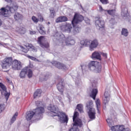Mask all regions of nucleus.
Returning a JSON list of instances; mask_svg holds the SVG:
<instances>
[{
    "label": "nucleus",
    "mask_w": 131,
    "mask_h": 131,
    "mask_svg": "<svg viewBox=\"0 0 131 131\" xmlns=\"http://www.w3.org/2000/svg\"><path fill=\"white\" fill-rule=\"evenodd\" d=\"M50 111V114L52 117H57L61 123H67L68 122V116L65 113L59 111L58 107L55 105H50L48 107Z\"/></svg>",
    "instance_id": "nucleus-1"
},
{
    "label": "nucleus",
    "mask_w": 131,
    "mask_h": 131,
    "mask_svg": "<svg viewBox=\"0 0 131 131\" xmlns=\"http://www.w3.org/2000/svg\"><path fill=\"white\" fill-rule=\"evenodd\" d=\"M43 112H45V108H43V107H38L34 110V111H30L27 112L26 118L28 121H29L32 119L33 116H34L36 120H40L43 117L42 113H43Z\"/></svg>",
    "instance_id": "nucleus-2"
},
{
    "label": "nucleus",
    "mask_w": 131,
    "mask_h": 131,
    "mask_svg": "<svg viewBox=\"0 0 131 131\" xmlns=\"http://www.w3.org/2000/svg\"><path fill=\"white\" fill-rule=\"evenodd\" d=\"M43 112H45V108H43V107H38L34 110V111H30L27 112L26 118L28 121H29L32 119L33 116H34L36 120H40L43 117L42 113H43Z\"/></svg>",
    "instance_id": "nucleus-3"
},
{
    "label": "nucleus",
    "mask_w": 131,
    "mask_h": 131,
    "mask_svg": "<svg viewBox=\"0 0 131 131\" xmlns=\"http://www.w3.org/2000/svg\"><path fill=\"white\" fill-rule=\"evenodd\" d=\"M54 36L56 38V39L58 40L57 43L59 46H61V47H64L65 46H72L75 43V41L71 37H68L65 39V37H64V35L60 34V33L56 32Z\"/></svg>",
    "instance_id": "nucleus-4"
},
{
    "label": "nucleus",
    "mask_w": 131,
    "mask_h": 131,
    "mask_svg": "<svg viewBox=\"0 0 131 131\" xmlns=\"http://www.w3.org/2000/svg\"><path fill=\"white\" fill-rule=\"evenodd\" d=\"M83 20V16L81 15H79L77 13H75L74 18L72 21V24L73 26V34L75 35L78 34L80 32L81 28L78 27L77 24H78L80 22H82Z\"/></svg>",
    "instance_id": "nucleus-5"
},
{
    "label": "nucleus",
    "mask_w": 131,
    "mask_h": 131,
    "mask_svg": "<svg viewBox=\"0 0 131 131\" xmlns=\"http://www.w3.org/2000/svg\"><path fill=\"white\" fill-rule=\"evenodd\" d=\"M13 58L12 57H6L2 61V67L3 69H8L13 64Z\"/></svg>",
    "instance_id": "nucleus-6"
},
{
    "label": "nucleus",
    "mask_w": 131,
    "mask_h": 131,
    "mask_svg": "<svg viewBox=\"0 0 131 131\" xmlns=\"http://www.w3.org/2000/svg\"><path fill=\"white\" fill-rule=\"evenodd\" d=\"M0 10L1 11L2 14L4 17H9V12L10 13H14L15 12L14 9L12 7L7 6L6 8L5 7L2 8Z\"/></svg>",
    "instance_id": "nucleus-7"
},
{
    "label": "nucleus",
    "mask_w": 131,
    "mask_h": 131,
    "mask_svg": "<svg viewBox=\"0 0 131 131\" xmlns=\"http://www.w3.org/2000/svg\"><path fill=\"white\" fill-rule=\"evenodd\" d=\"M28 73V77L31 78L32 77V73L30 70L27 68H24L19 74L20 78H25V75Z\"/></svg>",
    "instance_id": "nucleus-8"
},
{
    "label": "nucleus",
    "mask_w": 131,
    "mask_h": 131,
    "mask_svg": "<svg viewBox=\"0 0 131 131\" xmlns=\"http://www.w3.org/2000/svg\"><path fill=\"white\" fill-rule=\"evenodd\" d=\"M37 43H38L40 47L42 48V49L49 48V43H48V42L45 41V37H43L42 36H41L38 38Z\"/></svg>",
    "instance_id": "nucleus-9"
},
{
    "label": "nucleus",
    "mask_w": 131,
    "mask_h": 131,
    "mask_svg": "<svg viewBox=\"0 0 131 131\" xmlns=\"http://www.w3.org/2000/svg\"><path fill=\"white\" fill-rule=\"evenodd\" d=\"M57 79L59 82L57 85V89L61 93V94L63 95V92H64V80L61 79L60 76L57 77Z\"/></svg>",
    "instance_id": "nucleus-10"
},
{
    "label": "nucleus",
    "mask_w": 131,
    "mask_h": 131,
    "mask_svg": "<svg viewBox=\"0 0 131 131\" xmlns=\"http://www.w3.org/2000/svg\"><path fill=\"white\" fill-rule=\"evenodd\" d=\"M11 66L13 70H21L22 69V63L20 61L17 60V59L13 61Z\"/></svg>",
    "instance_id": "nucleus-11"
},
{
    "label": "nucleus",
    "mask_w": 131,
    "mask_h": 131,
    "mask_svg": "<svg viewBox=\"0 0 131 131\" xmlns=\"http://www.w3.org/2000/svg\"><path fill=\"white\" fill-rule=\"evenodd\" d=\"M95 25L97 29L100 30L101 28H104L105 26V22L100 17H95Z\"/></svg>",
    "instance_id": "nucleus-12"
},
{
    "label": "nucleus",
    "mask_w": 131,
    "mask_h": 131,
    "mask_svg": "<svg viewBox=\"0 0 131 131\" xmlns=\"http://www.w3.org/2000/svg\"><path fill=\"white\" fill-rule=\"evenodd\" d=\"M121 16H123L124 19H127V18L129 19L130 18L127 8L123 5L121 6Z\"/></svg>",
    "instance_id": "nucleus-13"
},
{
    "label": "nucleus",
    "mask_w": 131,
    "mask_h": 131,
    "mask_svg": "<svg viewBox=\"0 0 131 131\" xmlns=\"http://www.w3.org/2000/svg\"><path fill=\"white\" fill-rule=\"evenodd\" d=\"M51 63L53 66H55V67L58 69H62L63 70H66V69H67L66 66L60 62L52 61Z\"/></svg>",
    "instance_id": "nucleus-14"
},
{
    "label": "nucleus",
    "mask_w": 131,
    "mask_h": 131,
    "mask_svg": "<svg viewBox=\"0 0 131 131\" xmlns=\"http://www.w3.org/2000/svg\"><path fill=\"white\" fill-rule=\"evenodd\" d=\"M96 84L94 83L92 84L93 89L91 92V94H90V97H91V98H93V100H96V97L97 96V94H98V89L94 88H96Z\"/></svg>",
    "instance_id": "nucleus-15"
},
{
    "label": "nucleus",
    "mask_w": 131,
    "mask_h": 131,
    "mask_svg": "<svg viewBox=\"0 0 131 131\" xmlns=\"http://www.w3.org/2000/svg\"><path fill=\"white\" fill-rule=\"evenodd\" d=\"M89 117L91 120L96 119V111L95 109L91 110L88 111Z\"/></svg>",
    "instance_id": "nucleus-16"
},
{
    "label": "nucleus",
    "mask_w": 131,
    "mask_h": 131,
    "mask_svg": "<svg viewBox=\"0 0 131 131\" xmlns=\"http://www.w3.org/2000/svg\"><path fill=\"white\" fill-rule=\"evenodd\" d=\"M98 46H99V42L98 41V40L94 39L93 41H91L90 46V51H93V50H94V49H96Z\"/></svg>",
    "instance_id": "nucleus-17"
},
{
    "label": "nucleus",
    "mask_w": 131,
    "mask_h": 131,
    "mask_svg": "<svg viewBox=\"0 0 131 131\" xmlns=\"http://www.w3.org/2000/svg\"><path fill=\"white\" fill-rule=\"evenodd\" d=\"M97 63H98V61H91L88 64V68L89 70H90L91 71H93L94 72L96 66L97 65Z\"/></svg>",
    "instance_id": "nucleus-18"
},
{
    "label": "nucleus",
    "mask_w": 131,
    "mask_h": 131,
    "mask_svg": "<svg viewBox=\"0 0 131 131\" xmlns=\"http://www.w3.org/2000/svg\"><path fill=\"white\" fill-rule=\"evenodd\" d=\"M101 71H102V64L100 62L97 61L93 72L95 73H100Z\"/></svg>",
    "instance_id": "nucleus-19"
},
{
    "label": "nucleus",
    "mask_w": 131,
    "mask_h": 131,
    "mask_svg": "<svg viewBox=\"0 0 131 131\" xmlns=\"http://www.w3.org/2000/svg\"><path fill=\"white\" fill-rule=\"evenodd\" d=\"M110 100V94L108 92H105L104 98L103 99V104L104 105H106V104H108Z\"/></svg>",
    "instance_id": "nucleus-20"
},
{
    "label": "nucleus",
    "mask_w": 131,
    "mask_h": 131,
    "mask_svg": "<svg viewBox=\"0 0 131 131\" xmlns=\"http://www.w3.org/2000/svg\"><path fill=\"white\" fill-rule=\"evenodd\" d=\"M63 31L64 32H68V33H70V32H71V30H72V25H71V24L66 25L63 27Z\"/></svg>",
    "instance_id": "nucleus-21"
},
{
    "label": "nucleus",
    "mask_w": 131,
    "mask_h": 131,
    "mask_svg": "<svg viewBox=\"0 0 131 131\" xmlns=\"http://www.w3.org/2000/svg\"><path fill=\"white\" fill-rule=\"evenodd\" d=\"M92 58L93 60L97 59L101 61V54L98 52H94L92 55Z\"/></svg>",
    "instance_id": "nucleus-22"
},
{
    "label": "nucleus",
    "mask_w": 131,
    "mask_h": 131,
    "mask_svg": "<svg viewBox=\"0 0 131 131\" xmlns=\"http://www.w3.org/2000/svg\"><path fill=\"white\" fill-rule=\"evenodd\" d=\"M66 21H68V18H67L66 16H60L56 19V23L66 22Z\"/></svg>",
    "instance_id": "nucleus-23"
},
{
    "label": "nucleus",
    "mask_w": 131,
    "mask_h": 131,
    "mask_svg": "<svg viewBox=\"0 0 131 131\" xmlns=\"http://www.w3.org/2000/svg\"><path fill=\"white\" fill-rule=\"evenodd\" d=\"M73 122L74 126H80V127L82 125V121L79 119H76Z\"/></svg>",
    "instance_id": "nucleus-24"
},
{
    "label": "nucleus",
    "mask_w": 131,
    "mask_h": 131,
    "mask_svg": "<svg viewBox=\"0 0 131 131\" xmlns=\"http://www.w3.org/2000/svg\"><path fill=\"white\" fill-rule=\"evenodd\" d=\"M91 40H83L80 41V43L82 46H85V47H91Z\"/></svg>",
    "instance_id": "nucleus-25"
},
{
    "label": "nucleus",
    "mask_w": 131,
    "mask_h": 131,
    "mask_svg": "<svg viewBox=\"0 0 131 131\" xmlns=\"http://www.w3.org/2000/svg\"><path fill=\"white\" fill-rule=\"evenodd\" d=\"M86 106L87 107V109L90 111V110H92L93 109H95L93 108V106H94V104L93 103V101L92 100H89L87 102L86 104Z\"/></svg>",
    "instance_id": "nucleus-26"
},
{
    "label": "nucleus",
    "mask_w": 131,
    "mask_h": 131,
    "mask_svg": "<svg viewBox=\"0 0 131 131\" xmlns=\"http://www.w3.org/2000/svg\"><path fill=\"white\" fill-rule=\"evenodd\" d=\"M41 89H37L34 93L33 95L34 98L35 99L36 98H39L40 96H41Z\"/></svg>",
    "instance_id": "nucleus-27"
},
{
    "label": "nucleus",
    "mask_w": 131,
    "mask_h": 131,
    "mask_svg": "<svg viewBox=\"0 0 131 131\" xmlns=\"http://www.w3.org/2000/svg\"><path fill=\"white\" fill-rule=\"evenodd\" d=\"M14 17L16 20H21L23 18V15L18 12H16L14 15Z\"/></svg>",
    "instance_id": "nucleus-28"
},
{
    "label": "nucleus",
    "mask_w": 131,
    "mask_h": 131,
    "mask_svg": "<svg viewBox=\"0 0 131 131\" xmlns=\"http://www.w3.org/2000/svg\"><path fill=\"white\" fill-rule=\"evenodd\" d=\"M76 109H78L80 113L83 112V105L82 104H78L77 105Z\"/></svg>",
    "instance_id": "nucleus-29"
},
{
    "label": "nucleus",
    "mask_w": 131,
    "mask_h": 131,
    "mask_svg": "<svg viewBox=\"0 0 131 131\" xmlns=\"http://www.w3.org/2000/svg\"><path fill=\"white\" fill-rule=\"evenodd\" d=\"M122 35H124V36H127L128 35V30L127 29L123 28L121 31Z\"/></svg>",
    "instance_id": "nucleus-30"
},
{
    "label": "nucleus",
    "mask_w": 131,
    "mask_h": 131,
    "mask_svg": "<svg viewBox=\"0 0 131 131\" xmlns=\"http://www.w3.org/2000/svg\"><path fill=\"white\" fill-rule=\"evenodd\" d=\"M50 77V74L49 73H47L43 77L40 78V81H43V80H48Z\"/></svg>",
    "instance_id": "nucleus-31"
},
{
    "label": "nucleus",
    "mask_w": 131,
    "mask_h": 131,
    "mask_svg": "<svg viewBox=\"0 0 131 131\" xmlns=\"http://www.w3.org/2000/svg\"><path fill=\"white\" fill-rule=\"evenodd\" d=\"M115 9H111L110 10H107V13L109 15H111V16H114L115 15V13L116 12V10L115 9Z\"/></svg>",
    "instance_id": "nucleus-32"
},
{
    "label": "nucleus",
    "mask_w": 131,
    "mask_h": 131,
    "mask_svg": "<svg viewBox=\"0 0 131 131\" xmlns=\"http://www.w3.org/2000/svg\"><path fill=\"white\" fill-rule=\"evenodd\" d=\"M17 116H18V113H15L14 116L12 117V119L10 121V124L14 123V122L16 121V119L17 118Z\"/></svg>",
    "instance_id": "nucleus-33"
},
{
    "label": "nucleus",
    "mask_w": 131,
    "mask_h": 131,
    "mask_svg": "<svg viewBox=\"0 0 131 131\" xmlns=\"http://www.w3.org/2000/svg\"><path fill=\"white\" fill-rule=\"evenodd\" d=\"M0 88L2 89L3 92L7 93V87H6V85H5V84H3L2 82L0 83Z\"/></svg>",
    "instance_id": "nucleus-34"
},
{
    "label": "nucleus",
    "mask_w": 131,
    "mask_h": 131,
    "mask_svg": "<svg viewBox=\"0 0 131 131\" xmlns=\"http://www.w3.org/2000/svg\"><path fill=\"white\" fill-rule=\"evenodd\" d=\"M33 68V64H30V65L28 67H27L25 68H28V69L30 70V71H31V73H32V76L33 74V73L32 72Z\"/></svg>",
    "instance_id": "nucleus-35"
},
{
    "label": "nucleus",
    "mask_w": 131,
    "mask_h": 131,
    "mask_svg": "<svg viewBox=\"0 0 131 131\" xmlns=\"http://www.w3.org/2000/svg\"><path fill=\"white\" fill-rule=\"evenodd\" d=\"M81 82V80H80V78H76L75 84H76V85H79Z\"/></svg>",
    "instance_id": "nucleus-36"
},
{
    "label": "nucleus",
    "mask_w": 131,
    "mask_h": 131,
    "mask_svg": "<svg viewBox=\"0 0 131 131\" xmlns=\"http://www.w3.org/2000/svg\"><path fill=\"white\" fill-rule=\"evenodd\" d=\"M77 115H78V112H75L74 116L73 117V121H75V119L77 118Z\"/></svg>",
    "instance_id": "nucleus-37"
},
{
    "label": "nucleus",
    "mask_w": 131,
    "mask_h": 131,
    "mask_svg": "<svg viewBox=\"0 0 131 131\" xmlns=\"http://www.w3.org/2000/svg\"><path fill=\"white\" fill-rule=\"evenodd\" d=\"M50 18H54L55 17V10H50Z\"/></svg>",
    "instance_id": "nucleus-38"
},
{
    "label": "nucleus",
    "mask_w": 131,
    "mask_h": 131,
    "mask_svg": "<svg viewBox=\"0 0 131 131\" xmlns=\"http://www.w3.org/2000/svg\"><path fill=\"white\" fill-rule=\"evenodd\" d=\"M39 32V33H40V34H42V35H45V34H46V31H45L43 30H42V28H41V27H40Z\"/></svg>",
    "instance_id": "nucleus-39"
},
{
    "label": "nucleus",
    "mask_w": 131,
    "mask_h": 131,
    "mask_svg": "<svg viewBox=\"0 0 131 131\" xmlns=\"http://www.w3.org/2000/svg\"><path fill=\"white\" fill-rule=\"evenodd\" d=\"M106 122H107L108 126H110V127H111V126H112V121L111 120H110V119H106Z\"/></svg>",
    "instance_id": "nucleus-40"
},
{
    "label": "nucleus",
    "mask_w": 131,
    "mask_h": 131,
    "mask_svg": "<svg viewBox=\"0 0 131 131\" xmlns=\"http://www.w3.org/2000/svg\"><path fill=\"white\" fill-rule=\"evenodd\" d=\"M69 131H79V129L77 127L73 126L72 128H71Z\"/></svg>",
    "instance_id": "nucleus-41"
},
{
    "label": "nucleus",
    "mask_w": 131,
    "mask_h": 131,
    "mask_svg": "<svg viewBox=\"0 0 131 131\" xmlns=\"http://www.w3.org/2000/svg\"><path fill=\"white\" fill-rule=\"evenodd\" d=\"M32 20L33 21V22H35V23H37V22H38V19H37V18L35 16H32Z\"/></svg>",
    "instance_id": "nucleus-42"
},
{
    "label": "nucleus",
    "mask_w": 131,
    "mask_h": 131,
    "mask_svg": "<svg viewBox=\"0 0 131 131\" xmlns=\"http://www.w3.org/2000/svg\"><path fill=\"white\" fill-rule=\"evenodd\" d=\"M101 103V101H100L99 99H97L96 101V107H100V103Z\"/></svg>",
    "instance_id": "nucleus-43"
},
{
    "label": "nucleus",
    "mask_w": 131,
    "mask_h": 131,
    "mask_svg": "<svg viewBox=\"0 0 131 131\" xmlns=\"http://www.w3.org/2000/svg\"><path fill=\"white\" fill-rule=\"evenodd\" d=\"M4 96L6 100H8V99H9V97L10 96V94L8 93V92H5V93L4 94Z\"/></svg>",
    "instance_id": "nucleus-44"
},
{
    "label": "nucleus",
    "mask_w": 131,
    "mask_h": 131,
    "mask_svg": "<svg viewBox=\"0 0 131 131\" xmlns=\"http://www.w3.org/2000/svg\"><path fill=\"white\" fill-rule=\"evenodd\" d=\"M100 1L103 5H107L108 4V0H100Z\"/></svg>",
    "instance_id": "nucleus-45"
},
{
    "label": "nucleus",
    "mask_w": 131,
    "mask_h": 131,
    "mask_svg": "<svg viewBox=\"0 0 131 131\" xmlns=\"http://www.w3.org/2000/svg\"><path fill=\"white\" fill-rule=\"evenodd\" d=\"M4 110H5V107H4V105L0 104V113H2Z\"/></svg>",
    "instance_id": "nucleus-46"
},
{
    "label": "nucleus",
    "mask_w": 131,
    "mask_h": 131,
    "mask_svg": "<svg viewBox=\"0 0 131 131\" xmlns=\"http://www.w3.org/2000/svg\"><path fill=\"white\" fill-rule=\"evenodd\" d=\"M110 23H111V24H112V25H114V24H115V19L114 18H112L110 20Z\"/></svg>",
    "instance_id": "nucleus-47"
},
{
    "label": "nucleus",
    "mask_w": 131,
    "mask_h": 131,
    "mask_svg": "<svg viewBox=\"0 0 131 131\" xmlns=\"http://www.w3.org/2000/svg\"><path fill=\"white\" fill-rule=\"evenodd\" d=\"M29 32L31 35H33V34H35V33H36V32H35V31L30 30Z\"/></svg>",
    "instance_id": "nucleus-48"
},
{
    "label": "nucleus",
    "mask_w": 131,
    "mask_h": 131,
    "mask_svg": "<svg viewBox=\"0 0 131 131\" xmlns=\"http://www.w3.org/2000/svg\"><path fill=\"white\" fill-rule=\"evenodd\" d=\"M28 58H29V59H31V60H33V61H35V60H36V58L33 56H29Z\"/></svg>",
    "instance_id": "nucleus-49"
},
{
    "label": "nucleus",
    "mask_w": 131,
    "mask_h": 131,
    "mask_svg": "<svg viewBox=\"0 0 131 131\" xmlns=\"http://www.w3.org/2000/svg\"><path fill=\"white\" fill-rule=\"evenodd\" d=\"M101 55L103 56L105 58V59H107V54L102 53H101Z\"/></svg>",
    "instance_id": "nucleus-50"
},
{
    "label": "nucleus",
    "mask_w": 131,
    "mask_h": 131,
    "mask_svg": "<svg viewBox=\"0 0 131 131\" xmlns=\"http://www.w3.org/2000/svg\"><path fill=\"white\" fill-rule=\"evenodd\" d=\"M40 104H41V102H40V101H36V106H37V107L39 106V105H40Z\"/></svg>",
    "instance_id": "nucleus-51"
},
{
    "label": "nucleus",
    "mask_w": 131,
    "mask_h": 131,
    "mask_svg": "<svg viewBox=\"0 0 131 131\" xmlns=\"http://www.w3.org/2000/svg\"><path fill=\"white\" fill-rule=\"evenodd\" d=\"M12 7L14 9L15 11H17V10H18V7L17 5H14L12 6Z\"/></svg>",
    "instance_id": "nucleus-52"
},
{
    "label": "nucleus",
    "mask_w": 131,
    "mask_h": 131,
    "mask_svg": "<svg viewBox=\"0 0 131 131\" xmlns=\"http://www.w3.org/2000/svg\"><path fill=\"white\" fill-rule=\"evenodd\" d=\"M31 49H32V50H33V51H34V52H37V49H36V48H35V47H33V46H32V47H31Z\"/></svg>",
    "instance_id": "nucleus-53"
},
{
    "label": "nucleus",
    "mask_w": 131,
    "mask_h": 131,
    "mask_svg": "<svg viewBox=\"0 0 131 131\" xmlns=\"http://www.w3.org/2000/svg\"><path fill=\"white\" fill-rule=\"evenodd\" d=\"M97 113L98 114H100L101 112H100V107H97Z\"/></svg>",
    "instance_id": "nucleus-54"
},
{
    "label": "nucleus",
    "mask_w": 131,
    "mask_h": 131,
    "mask_svg": "<svg viewBox=\"0 0 131 131\" xmlns=\"http://www.w3.org/2000/svg\"><path fill=\"white\" fill-rule=\"evenodd\" d=\"M23 52H24V53H27V52H28V50L25 48L24 49H23Z\"/></svg>",
    "instance_id": "nucleus-55"
},
{
    "label": "nucleus",
    "mask_w": 131,
    "mask_h": 131,
    "mask_svg": "<svg viewBox=\"0 0 131 131\" xmlns=\"http://www.w3.org/2000/svg\"><path fill=\"white\" fill-rule=\"evenodd\" d=\"M3 25V20L0 18V26H2Z\"/></svg>",
    "instance_id": "nucleus-56"
},
{
    "label": "nucleus",
    "mask_w": 131,
    "mask_h": 131,
    "mask_svg": "<svg viewBox=\"0 0 131 131\" xmlns=\"http://www.w3.org/2000/svg\"><path fill=\"white\" fill-rule=\"evenodd\" d=\"M40 21H43V18L42 17H41L40 18Z\"/></svg>",
    "instance_id": "nucleus-57"
},
{
    "label": "nucleus",
    "mask_w": 131,
    "mask_h": 131,
    "mask_svg": "<svg viewBox=\"0 0 131 131\" xmlns=\"http://www.w3.org/2000/svg\"><path fill=\"white\" fill-rule=\"evenodd\" d=\"M20 49H22L23 50L25 48H24V47L22 46H19Z\"/></svg>",
    "instance_id": "nucleus-58"
},
{
    "label": "nucleus",
    "mask_w": 131,
    "mask_h": 131,
    "mask_svg": "<svg viewBox=\"0 0 131 131\" xmlns=\"http://www.w3.org/2000/svg\"><path fill=\"white\" fill-rule=\"evenodd\" d=\"M83 67H85V66L81 65V68L82 70H83Z\"/></svg>",
    "instance_id": "nucleus-59"
},
{
    "label": "nucleus",
    "mask_w": 131,
    "mask_h": 131,
    "mask_svg": "<svg viewBox=\"0 0 131 131\" xmlns=\"http://www.w3.org/2000/svg\"><path fill=\"white\" fill-rule=\"evenodd\" d=\"M58 100H59V102H61L62 98H60L58 99Z\"/></svg>",
    "instance_id": "nucleus-60"
},
{
    "label": "nucleus",
    "mask_w": 131,
    "mask_h": 131,
    "mask_svg": "<svg viewBox=\"0 0 131 131\" xmlns=\"http://www.w3.org/2000/svg\"><path fill=\"white\" fill-rule=\"evenodd\" d=\"M100 10H101V11H102V10H103V8H102V7H100Z\"/></svg>",
    "instance_id": "nucleus-61"
},
{
    "label": "nucleus",
    "mask_w": 131,
    "mask_h": 131,
    "mask_svg": "<svg viewBox=\"0 0 131 131\" xmlns=\"http://www.w3.org/2000/svg\"><path fill=\"white\" fill-rule=\"evenodd\" d=\"M11 0H5L6 2H7L8 3H9V2H10Z\"/></svg>",
    "instance_id": "nucleus-62"
},
{
    "label": "nucleus",
    "mask_w": 131,
    "mask_h": 131,
    "mask_svg": "<svg viewBox=\"0 0 131 131\" xmlns=\"http://www.w3.org/2000/svg\"><path fill=\"white\" fill-rule=\"evenodd\" d=\"M25 32H24V31H23V32L21 33V34H24Z\"/></svg>",
    "instance_id": "nucleus-63"
},
{
    "label": "nucleus",
    "mask_w": 131,
    "mask_h": 131,
    "mask_svg": "<svg viewBox=\"0 0 131 131\" xmlns=\"http://www.w3.org/2000/svg\"><path fill=\"white\" fill-rule=\"evenodd\" d=\"M7 80L8 82H10V80H9V79H7Z\"/></svg>",
    "instance_id": "nucleus-64"
}]
</instances>
